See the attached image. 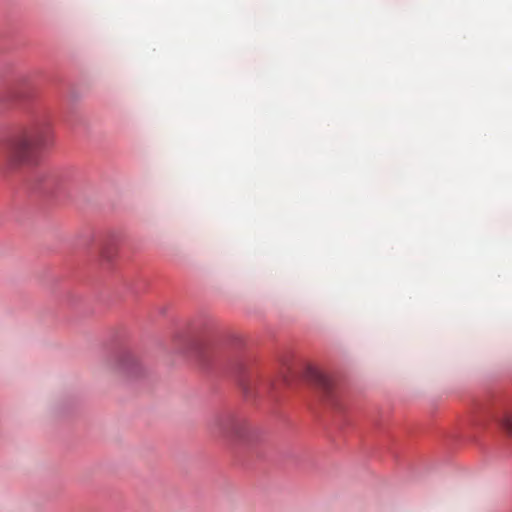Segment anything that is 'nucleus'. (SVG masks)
I'll return each mask as SVG.
<instances>
[{"instance_id": "4", "label": "nucleus", "mask_w": 512, "mask_h": 512, "mask_svg": "<svg viewBox=\"0 0 512 512\" xmlns=\"http://www.w3.org/2000/svg\"><path fill=\"white\" fill-rule=\"evenodd\" d=\"M496 421L507 435L512 436V410L504 411Z\"/></svg>"}, {"instance_id": "3", "label": "nucleus", "mask_w": 512, "mask_h": 512, "mask_svg": "<svg viewBox=\"0 0 512 512\" xmlns=\"http://www.w3.org/2000/svg\"><path fill=\"white\" fill-rule=\"evenodd\" d=\"M306 377L314 386L325 393H328L332 388L331 379L324 372L317 368H308Z\"/></svg>"}, {"instance_id": "6", "label": "nucleus", "mask_w": 512, "mask_h": 512, "mask_svg": "<svg viewBox=\"0 0 512 512\" xmlns=\"http://www.w3.org/2000/svg\"><path fill=\"white\" fill-rule=\"evenodd\" d=\"M122 365L124 368L128 369L130 365H136V359L132 355H126Z\"/></svg>"}, {"instance_id": "5", "label": "nucleus", "mask_w": 512, "mask_h": 512, "mask_svg": "<svg viewBox=\"0 0 512 512\" xmlns=\"http://www.w3.org/2000/svg\"><path fill=\"white\" fill-rule=\"evenodd\" d=\"M116 253V249L113 245H106L101 249L100 256L104 261H110L113 259Z\"/></svg>"}, {"instance_id": "2", "label": "nucleus", "mask_w": 512, "mask_h": 512, "mask_svg": "<svg viewBox=\"0 0 512 512\" xmlns=\"http://www.w3.org/2000/svg\"><path fill=\"white\" fill-rule=\"evenodd\" d=\"M219 431L228 437L240 436L242 423L232 415H225L217 419L215 423Z\"/></svg>"}, {"instance_id": "1", "label": "nucleus", "mask_w": 512, "mask_h": 512, "mask_svg": "<svg viewBox=\"0 0 512 512\" xmlns=\"http://www.w3.org/2000/svg\"><path fill=\"white\" fill-rule=\"evenodd\" d=\"M54 133L50 120L36 117L14 131L5 144L4 156L11 168L31 162L41 151L50 148Z\"/></svg>"}]
</instances>
